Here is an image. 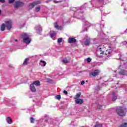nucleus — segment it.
Instances as JSON below:
<instances>
[{"mask_svg":"<svg viewBox=\"0 0 127 127\" xmlns=\"http://www.w3.org/2000/svg\"><path fill=\"white\" fill-rule=\"evenodd\" d=\"M123 43L124 45H126V44H127V42L126 41H124V42H123Z\"/></svg>","mask_w":127,"mask_h":127,"instance_id":"obj_49","label":"nucleus"},{"mask_svg":"<svg viewBox=\"0 0 127 127\" xmlns=\"http://www.w3.org/2000/svg\"><path fill=\"white\" fill-rule=\"evenodd\" d=\"M94 127H103V125L99 123H96Z\"/></svg>","mask_w":127,"mask_h":127,"instance_id":"obj_28","label":"nucleus"},{"mask_svg":"<svg viewBox=\"0 0 127 127\" xmlns=\"http://www.w3.org/2000/svg\"><path fill=\"white\" fill-rule=\"evenodd\" d=\"M109 98H111L113 102H115L117 99L118 94L115 92H113L111 94L109 95Z\"/></svg>","mask_w":127,"mask_h":127,"instance_id":"obj_7","label":"nucleus"},{"mask_svg":"<svg viewBox=\"0 0 127 127\" xmlns=\"http://www.w3.org/2000/svg\"><path fill=\"white\" fill-rule=\"evenodd\" d=\"M11 75L10 74L6 75L4 77L2 78L3 82H4L6 84H9L11 82Z\"/></svg>","mask_w":127,"mask_h":127,"instance_id":"obj_5","label":"nucleus"},{"mask_svg":"<svg viewBox=\"0 0 127 127\" xmlns=\"http://www.w3.org/2000/svg\"><path fill=\"white\" fill-rule=\"evenodd\" d=\"M23 27H24V25H21L20 28H23Z\"/></svg>","mask_w":127,"mask_h":127,"instance_id":"obj_50","label":"nucleus"},{"mask_svg":"<svg viewBox=\"0 0 127 127\" xmlns=\"http://www.w3.org/2000/svg\"><path fill=\"white\" fill-rule=\"evenodd\" d=\"M32 85L33 86V85H35V86H40V85H41V84H40V81H39V80H36L35 81L33 82Z\"/></svg>","mask_w":127,"mask_h":127,"instance_id":"obj_19","label":"nucleus"},{"mask_svg":"<svg viewBox=\"0 0 127 127\" xmlns=\"http://www.w3.org/2000/svg\"><path fill=\"white\" fill-rule=\"evenodd\" d=\"M104 25H103V24H101L100 25V27H101V28H104Z\"/></svg>","mask_w":127,"mask_h":127,"instance_id":"obj_47","label":"nucleus"},{"mask_svg":"<svg viewBox=\"0 0 127 127\" xmlns=\"http://www.w3.org/2000/svg\"><path fill=\"white\" fill-rule=\"evenodd\" d=\"M86 82H88V80H86Z\"/></svg>","mask_w":127,"mask_h":127,"instance_id":"obj_63","label":"nucleus"},{"mask_svg":"<svg viewBox=\"0 0 127 127\" xmlns=\"http://www.w3.org/2000/svg\"><path fill=\"white\" fill-rule=\"evenodd\" d=\"M40 8H41V7L40 6V5L37 6L35 8V11L36 12H39V11L40 10Z\"/></svg>","mask_w":127,"mask_h":127,"instance_id":"obj_27","label":"nucleus"},{"mask_svg":"<svg viewBox=\"0 0 127 127\" xmlns=\"http://www.w3.org/2000/svg\"><path fill=\"white\" fill-rule=\"evenodd\" d=\"M3 103H5V105H8V104H11V103L10 102V99L6 98H4Z\"/></svg>","mask_w":127,"mask_h":127,"instance_id":"obj_16","label":"nucleus"},{"mask_svg":"<svg viewBox=\"0 0 127 127\" xmlns=\"http://www.w3.org/2000/svg\"><path fill=\"white\" fill-rule=\"evenodd\" d=\"M99 50H100V51H102V48H100Z\"/></svg>","mask_w":127,"mask_h":127,"instance_id":"obj_56","label":"nucleus"},{"mask_svg":"<svg viewBox=\"0 0 127 127\" xmlns=\"http://www.w3.org/2000/svg\"><path fill=\"white\" fill-rule=\"evenodd\" d=\"M96 1L97 3H99V4H101V5L106 4V3H108L109 2V0H96Z\"/></svg>","mask_w":127,"mask_h":127,"instance_id":"obj_9","label":"nucleus"},{"mask_svg":"<svg viewBox=\"0 0 127 127\" xmlns=\"http://www.w3.org/2000/svg\"><path fill=\"white\" fill-rule=\"evenodd\" d=\"M93 41L94 44H98V43H99V42H100V41L99 40V39H96V38L93 39Z\"/></svg>","mask_w":127,"mask_h":127,"instance_id":"obj_25","label":"nucleus"},{"mask_svg":"<svg viewBox=\"0 0 127 127\" xmlns=\"http://www.w3.org/2000/svg\"><path fill=\"white\" fill-rule=\"evenodd\" d=\"M29 98H32V96L31 95H30V96H29Z\"/></svg>","mask_w":127,"mask_h":127,"instance_id":"obj_57","label":"nucleus"},{"mask_svg":"<svg viewBox=\"0 0 127 127\" xmlns=\"http://www.w3.org/2000/svg\"><path fill=\"white\" fill-rule=\"evenodd\" d=\"M6 120L7 123H8L9 125H10V124H12V119L10 117H7Z\"/></svg>","mask_w":127,"mask_h":127,"instance_id":"obj_21","label":"nucleus"},{"mask_svg":"<svg viewBox=\"0 0 127 127\" xmlns=\"http://www.w3.org/2000/svg\"><path fill=\"white\" fill-rule=\"evenodd\" d=\"M56 36V32L54 31H51L50 37H51V38H52L53 39H54V38Z\"/></svg>","mask_w":127,"mask_h":127,"instance_id":"obj_17","label":"nucleus"},{"mask_svg":"<svg viewBox=\"0 0 127 127\" xmlns=\"http://www.w3.org/2000/svg\"><path fill=\"white\" fill-rule=\"evenodd\" d=\"M30 93V91H29V93Z\"/></svg>","mask_w":127,"mask_h":127,"instance_id":"obj_62","label":"nucleus"},{"mask_svg":"<svg viewBox=\"0 0 127 127\" xmlns=\"http://www.w3.org/2000/svg\"><path fill=\"white\" fill-rule=\"evenodd\" d=\"M32 92H36V89L34 85H32Z\"/></svg>","mask_w":127,"mask_h":127,"instance_id":"obj_37","label":"nucleus"},{"mask_svg":"<svg viewBox=\"0 0 127 127\" xmlns=\"http://www.w3.org/2000/svg\"><path fill=\"white\" fill-rule=\"evenodd\" d=\"M91 9H94L93 7H92V8H91Z\"/></svg>","mask_w":127,"mask_h":127,"instance_id":"obj_60","label":"nucleus"},{"mask_svg":"<svg viewBox=\"0 0 127 127\" xmlns=\"http://www.w3.org/2000/svg\"><path fill=\"white\" fill-rule=\"evenodd\" d=\"M32 9V2L30 3L28 6L27 10H30V9Z\"/></svg>","mask_w":127,"mask_h":127,"instance_id":"obj_29","label":"nucleus"},{"mask_svg":"<svg viewBox=\"0 0 127 127\" xmlns=\"http://www.w3.org/2000/svg\"><path fill=\"white\" fill-rule=\"evenodd\" d=\"M30 58H26L22 64V66H26V65L29 64Z\"/></svg>","mask_w":127,"mask_h":127,"instance_id":"obj_13","label":"nucleus"},{"mask_svg":"<svg viewBox=\"0 0 127 127\" xmlns=\"http://www.w3.org/2000/svg\"><path fill=\"white\" fill-rule=\"evenodd\" d=\"M124 13H127V10L126 9V7L124 8Z\"/></svg>","mask_w":127,"mask_h":127,"instance_id":"obj_43","label":"nucleus"},{"mask_svg":"<svg viewBox=\"0 0 127 127\" xmlns=\"http://www.w3.org/2000/svg\"><path fill=\"white\" fill-rule=\"evenodd\" d=\"M8 67H9V68H10L11 69H14V67H13V66L11 64H9Z\"/></svg>","mask_w":127,"mask_h":127,"instance_id":"obj_39","label":"nucleus"},{"mask_svg":"<svg viewBox=\"0 0 127 127\" xmlns=\"http://www.w3.org/2000/svg\"><path fill=\"white\" fill-rule=\"evenodd\" d=\"M24 5V3L21 1H16L14 4V7L15 8H19V7H22Z\"/></svg>","mask_w":127,"mask_h":127,"instance_id":"obj_6","label":"nucleus"},{"mask_svg":"<svg viewBox=\"0 0 127 127\" xmlns=\"http://www.w3.org/2000/svg\"><path fill=\"white\" fill-rule=\"evenodd\" d=\"M76 41L77 40H76V39L74 38H69L68 40V42L69 43H75Z\"/></svg>","mask_w":127,"mask_h":127,"instance_id":"obj_15","label":"nucleus"},{"mask_svg":"<svg viewBox=\"0 0 127 127\" xmlns=\"http://www.w3.org/2000/svg\"><path fill=\"white\" fill-rule=\"evenodd\" d=\"M86 8V4H84L81 7H78L77 8H73V10L74 11L75 13H78V18L79 19H81L82 20H84L85 19V17L83 15V11L82 9H85Z\"/></svg>","mask_w":127,"mask_h":127,"instance_id":"obj_1","label":"nucleus"},{"mask_svg":"<svg viewBox=\"0 0 127 127\" xmlns=\"http://www.w3.org/2000/svg\"><path fill=\"white\" fill-rule=\"evenodd\" d=\"M118 75H127V70L122 69Z\"/></svg>","mask_w":127,"mask_h":127,"instance_id":"obj_18","label":"nucleus"},{"mask_svg":"<svg viewBox=\"0 0 127 127\" xmlns=\"http://www.w3.org/2000/svg\"><path fill=\"white\" fill-rule=\"evenodd\" d=\"M86 61L88 62V63H90V62H91V61H92V59H91V58H88L86 59Z\"/></svg>","mask_w":127,"mask_h":127,"instance_id":"obj_36","label":"nucleus"},{"mask_svg":"<svg viewBox=\"0 0 127 127\" xmlns=\"http://www.w3.org/2000/svg\"><path fill=\"white\" fill-rule=\"evenodd\" d=\"M40 3H41V1H36L35 2H33L32 3V7H34V5H36V4H39Z\"/></svg>","mask_w":127,"mask_h":127,"instance_id":"obj_24","label":"nucleus"},{"mask_svg":"<svg viewBox=\"0 0 127 127\" xmlns=\"http://www.w3.org/2000/svg\"><path fill=\"white\" fill-rule=\"evenodd\" d=\"M63 62L64 64H66V63H68V61L67 60V59L65 58V59H64V60H63Z\"/></svg>","mask_w":127,"mask_h":127,"instance_id":"obj_32","label":"nucleus"},{"mask_svg":"<svg viewBox=\"0 0 127 127\" xmlns=\"http://www.w3.org/2000/svg\"><path fill=\"white\" fill-rule=\"evenodd\" d=\"M64 93L65 95H68V92L66 90L64 91Z\"/></svg>","mask_w":127,"mask_h":127,"instance_id":"obj_44","label":"nucleus"},{"mask_svg":"<svg viewBox=\"0 0 127 127\" xmlns=\"http://www.w3.org/2000/svg\"><path fill=\"white\" fill-rule=\"evenodd\" d=\"M35 122V120H34L33 118H32V124Z\"/></svg>","mask_w":127,"mask_h":127,"instance_id":"obj_51","label":"nucleus"},{"mask_svg":"<svg viewBox=\"0 0 127 127\" xmlns=\"http://www.w3.org/2000/svg\"><path fill=\"white\" fill-rule=\"evenodd\" d=\"M5 23H2L0 26L1 31H4L5 30V27H6L7 30H10L12 28V22L11 20L6 21Z\"/></svg>","mask_w":127,"mask_h":127,"instance_id":"obj_2","label":"nucleus"},{"mask_svg":"<svg viewBox=\"0 0 127 127\" xmlns=\"http://www.w3.org/2000/svg\"><path fill=\"white\" fill-rule=\"evenodd\" d=\"M100 54H104V51H102L100 53Z\"/></svg>","mask_w":127,"mask_h":127,"instance_id":"obj_54","label":"nucleus"},{"mask_svg":"<svg viewBox=\"0 0 127 127\" xmlns=\"http://www.w3.org/2000/svg\"><path fill=\"white\" fill-rule=\"evenodd\" d=\"M119 127H127V123H123L122 124H121Z\"/></svg>","mask_w":127,"mask_h":127,"instance_id":"obj_30","label":"nucleus"},{"mask_svg":"<svg viewBox=\"0 0 127 127\" xmlns=\"http://www.w3.org/2000/svg\"><path fill=\"white\" fill-rule=\"evenodd\" d=\"M22 37L23 39V43L28 45L30 42H31V39L29 38V35H28L26 33H24L23 35H22Z\"/></svg>","mask_w":127,"mask_h":127,"instance_id":"obj_4","label":"nucleus"},{"mask_svg":"<svg viewBox=\"0 0 127 127\" xmlns=\"http://www.w3.org/2000/svg\"><path fill=\"white\" fill-rule=\"evenodd\" d=\"M15 1V0H8V3L10 4L13 3Z\"/></svg>","mask_w":127,"mask_h":127,"instance_id":"obj_34","label":"nucleus"},{"mask_svg":"<svg viewBox=\"0 0 127 127\" xmlns=\"http://www.w3.org/2000/svg\"><path fill=\"white\" fill-rule=\"evenodd\" d=\"M54 123H55V124H57V121H53V123L52 124H54Z\"/></svg>","mask_w":127,"mask_h":127,"instance_id":"obj_52","label":"nucleus"},{"mask_svg":"<svg viewBox=\"0 0 127 127\" xmlns=\"http://www.w3.org/2000/svg\"><path fill=\"white\" fill-rule=\"evenodd\" d=\"M97 109H99V110H102L103 109V106L101 105H98L97 106Z\"/></svg>","mask_w":127,"mask_h":127,"instance_id":"obj_38","label":"nucleus"},{"mask_svg":"<svg viewBox=\"0 0 127 127\" xmlns=\"http://www.w3.org/2000/svg\"><path fill=\"white\" fill-rule=\"evenodd\" d=\"M0 2H1V3H4L5 2V0H0Z\"/></svg>","mask_w":127,"mask_h":127,"instance_id":"obj_41","label":"nucleus"},{"mask_svg":"<svg viewBox=\"0 0 127 127\" xmlns=\"http://www.w3.org/2000/svg\"><path fill=\"white\" fill-rule=\"evenodd\" d=\"M37 105H38L39 106H40V105H41V102L40 101L38 102L37 103Z\"/></svg>","mask_w":127,"mask_h":127,"instance_id":"obj_45","label":"nucleus"},{"mask_svg":"<svg viewBox=\"0 0 127 127\" xmlns=\"http://www.w3.org/2000/svg\"><path fill=\"white\" fill-rule=\"evenodd\" d=\"M80 96H81L80 93H77L76 95H75V96L74 97V99H75V100H77V99H79V98H80Z\"/></svg>","mask_w":127,"mask_h":127,"instance_id":"obj_26","label":"nucleus"},{"mask_svg":"<svg viewBox=\"0 0 127 127\" xmlns=\"http://www.w3.org/2000/svg\"><path fill=\"white\" fill-rule=\"evenodd\" d=\"M30 122L31 124H32V117H30Z\"/></svg>","mask_w":127,"mask_h":127,"instance_id":"obj_48","label":"nucleus"},{"mask_svg":"<svg viewBox=\"0 0 127 127\" xmlns=\"http://www.w3.org/2000/svg\"><path fill=\"white\" fill-rule=\"evenodd\" d=\"M84 84H85V81L83 80L81 82V85H84Z\"/></svg>","mask_w":127,"mask_h":127,"instance_id":"obj_46","label":"nucleus"},{"mask_svg":"<svg viewBox=\"0 0 127 127\" xmlns=\"http://www.w3.org/2000/svg\"><path fill=\"white\" fill-rule=\"evenodd\" d=\"M109 49L108 50H107V52H108V54H112L113 52L112 51H114L115 50L116 47L114 45H113V44H111L108 46Z\"/></svg>","mask_w":127,"mask_h":127,"instance_id":"obj_8","label":"nucleus"},{"mask_svg":"<svg viewBox=\"0 0 127 127\" xmlns=\"http://www.w3.org/2000/svg\"><path fill=\"white\" fill-rule=\"evenodd\" d=\"M14 41L16 42H17L18 41V40L17 39H15Z\"/></svg>","mask_w":127,"mask_h":127,"instance_id":"obj_53","label":"nucleus"},{"mask_svg":"<svg viewBox=\"0 0 127 127\" xmlns=\"http://www.w3.org/2000/svg\"><path fill=\"white\" fill-rule=\"evenodd\" d=\"M28 111L29 112H30V109H28Z\"/></svg>","mask_w":127,"mask_h":127,"instance_id":"obj_58","label":"nucleus"},{"mask_svg":"<svg viewBox=\"0 0 127 127\" xmlns=\"http://www.w3.org/2000/svg\"><path fill=\"white\" fill-rule=\"evenodd\" d=\"M39 64L40 66H42V67H45V66H46V62L44 61L41 60Z\"/></svg>","mask_w":127,"mask_h":127,"instance_id":"obj_20","label":"nucleus"},{"mask_svg":"<svg viewBox=\"0 0 127 127\" xmlns=\"http://www.w3.org/2000/svg\"><path fill=\"white\" fill-rule=\"evenodd\" d=\"M90 43H91V39H86L84 42V44L86 46L90 45Z\"/></svg>","mask_w":127,"mask_h":127,"instance_id":"obj_23","label":"nucleus"},{"mask_svg":"<svg viewBox=\"0 0 127 127\" xmlns=\"http://www.w3.org/2000/svg\"><path fill=\"white\" fill-rule=\"evenodd\" d=\"M91 25V24L88 23V22H86L85 23V26L84 27H83V31H87V27H89Z\"/></svg>","mask_w":127,"mask_h":127,"instance_id":"obj_22","label":"nucleus"},{"mask_svg":"<svg viewBox=\"0 0 127 127\" xmlns=\"http://www.w3.org/2000/svg\"><path fill=\"white\" fill-rule=\"evenodd\" d=\"M54 3H59V2H61V1H61V0H60V1H56V0H54Z\"/></svg>","mask_w":127,"mask_h":127,"instance_id":"obj_42","label":"nucleus"},{"mask_svg":"<svg viewBox=\"0 0 127 127\" xmlns=\"http://www.w3.org/2000/svg\"><path fill=\"white\" fill-rule=\"evenodd\" d=\"M116 112L119 116H120L121 117H125L127 114V108L119 107L116 109Z\"/></svg>","mask_w":127,"mask_h":127,"instance_id":"obj_3","label":"nucleus"},{"mask_svg":"<svg viewBox=\"0 0 127 127\" xmlns=\"http://www.w3.org/2000/svg\"><path fill=\"white\" fill-rule=\"evenodd\" d=\"M100 73V70L96 69L94 71L90 73V76H93L95 77V76H98Z\"/></svg>","mask_w":127,"mask_h":127,"instance_id":"obj_12","label":"nucleus"},{"mask_svg":"<svg viewBox=\"0 0 127 127\" xmlns=\"http://www.w3.org/2000/svg\"><path fill=\"white\" fill-rule=\"evenodd\" d=\"M55 98L57 100H61V95H59L55 96Z\"/></svg>","mask_w":127,"mask_h":127,"instance_id":"obj_33","label":"nucleus"},{"mask_svg":"<svg viewBox=\"0 0 127 127\" xmlns=\"http://www.w3.org/2000/svg\"><path fill=\"white\" fill-rule=\"evenodd\" d=\"M127 30H126L125 31V32H127Z\"/></svg>","mask_w":127,"mask_h":127,"instance_id":"obj_61","label":"nucleus"},{"mask_svg":"<svg viewBox=\"0 0 127 127\" xmlns=\"http://www.w3.org/2000/svg\"><path fill=\"white\" fill-rule=\"evenodd\" d=\"M55 27L56 28H57V29H60V28H61V27H59V26H58V25H57V24H55Z\"/></svg>","mask_w":127,"mask_h":127,"instance_id":"obj_35","label":"nucleus"},{"mask_svg":"<svg viewBox=\"0 0 127 127\" xmlns=\"http://www.w3.org/2000/svg\"><path fill=\"white\" fill-rule=\"evenodd\" d=\"M30 89L31 90V92H32V83L30 84Z\"/></svg>","mask_w":127,"mask_h":127,"instance_id":"obj_40","label":"nucleus"},{"mask_svg":"<svg viewBox=\"0 0 127 127\" xmlns=\"http://www.w3.org/2000/svg\"><path fill=\"white\" fill-rule=\"evenodd\" d=\"M1 14V10L0 9V15Z\"/></svg>","mask_w":127,"mask_h":127,"instance_id":"obj_55","label":"nucleus"},{"mask_svg":"<svg viewBox=\"0 0 127 127\" xmlns=\"http://www.w3.org/2000/svg\"><path fill=\"white\" fill-rule=\"evenodd\" d=\"M84 103V100L82 99H75V104L77 105H82Z\"/></svg>","mask_w":127,"mask_h":127,"instance_id":"obj_14","label":"nucleus"},{"mask_svg":"<svg viewBox=\"0 0 127 127\" xmlns=\"http://www.w3.org/2000/svg\"><path fill=\"white\" fill-rule=\"evenodd\" d=\"M62 41H63V39L62 38H59L58 39V43L59 44H60Z\"/></svg>","mask_w":127,"mask_h":127,"instance_id":"obj_31","label":"nucleus"},{"mask_svg":"<svg viewBox=\"0 0 127 127\" xmlns=\"http://www.w3.org/2000/svg\"><path fill=\"white\" fill-rule=\"evenodd\" d=\"M48 121L47 118L45 117L44 118L40 120L39 123L41 124V125H43V126H45V124L47 123Z\"/></svg>","mask_w":127,"mask_h":127,"instance_id":"obj_10","label":"nucleus"},{"mask_svg":"<svg viewBox=\"0 0 127 127\" xmlns=\"http://www.w3.org/2000/svg\"><path fill=\"white\" fill-rule=\"evenodd\" d=\"M115 77H118V76H117V74H115Z\"/></svg>","mask_w":127,"mask_h":127,"instance_id":"obj_59","label":"nucleus"},{"mask_svg":"<svg viewBox=\"0 0 127 127\" xmlns=\"http://www.w3.org/2000/svg\"><path fill=\"white\" fill-rule=\"evenodd\" d=\"M35 29L37 33H39V34H40V33H41V32L42 31V27L40 25L37 26L35 28Z\"/></svg>","mask_w":127,"mask_h":127,"instance_id":"obj_11","label":"nucleus"}]
</instances>
